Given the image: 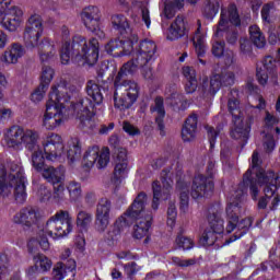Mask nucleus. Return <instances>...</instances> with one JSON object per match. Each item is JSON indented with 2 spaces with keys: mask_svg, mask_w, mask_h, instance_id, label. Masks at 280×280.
Returning <instances> with one entry per match:
<instances>
[{
  "mask_svg": "<svg viewBox=\"0 0 280 280\" xmlns=\"http://www.w3.org/2000/svg\"><path fill=\"white\" fill-rule=\"evenodd\" d=\"M206 129L208 131L210 148L211 150H213V148L215 147V139H218V131H215V129H213L212 127H206Z\"/></svg>",
  "mask_w": 280,
  "mask_h": 280,
  "instance_id": "nucleus-52",
  "label": "nucleus"
},
{
  "mask_svg": "<svg viewBox=\"0 0 280 280\" xmlns=\"http://www.w3.org/2000/svg\"><path fill=\"white\" fill-rule=\"evenodd\" d=\"M65 150L68 161L71 163L79 161L80 156H82V144H80V138H70Z\"/></svg>",
  "mask_w": 280,
  "mask_h": 280,
  "instance_id": "nucleus-29",
  "label": "nucleus"
},
{
  "mask_svg": "<svg viewBox=\"0 0 280 280\" xmlns=\"http://www.w3.org/2000/svg\"><path fill=\"white\" fill-rule=\"evenodd\" d=\"M175 264H178V266H189V261H180L178 258H174Z\"/></svg>",
  "mask_w": 280,
  "mask_h": 280,
  "instance_id": "nucleus-64",
  "label": "nucleus"
},
{
  "mask_svg": "<svg viewBox=\"0 0 280 280\" xmlns=\"http://www.w3.org/2000/svg\"><path fill=\"white\" fill-rule=\"evenodd\" d=\"M174 173L163 171L161 173V182L156 180L153 182L152 189H153V201H152V209L156 211L159 209V205H161V200H170L172 196V185H174Z\"/></svg>",
  "mask_w": 280,
  "mask_h": 280,
  "instance_id": "nucleus-15",
  "label": "nucleus"
},
{
  "mask_svg": "<svg viewBox=\"0 0 280 280\" xmlns=\"http://www.w3.org/2000/svg\"><path fill=\"white\" fill-rule=\"evenodd\" d=\"M40 173L43 178L51 185H58L65 180L66 171L62 166L57 168H55L54 166H49L44 168Z\"/></svg>",
  "mask_w": 280,
  "mask_h": 280,
  "instance_id": "nucleus-28",
  "label": "nucleus"
},
{
  "mask_svg": "<svg viewBox=\"0 0 280 280\" xmlns=\"http://www.w3.org/2000/svg\"><path fill=\"white\" fill-rule=\"evenodd\" d=\"M141 12V19L144 22V25L148 30H150V25H152V20L150 19V9H148V5H143L140 9Z\"/></svg>",
  "mask_w": 280,
  "mask_h": 280,
  "instance_id": "nucleus-49",
  "label": "nucleus"
},
{
  "mask_svg": "<svg viewBox=\"0 0 280 280\" xmlns=\"http://www.w3.org/2000/svg\"><path fill=\"white\" fill-rule=\"evenodd\" d=\"M166 104L172 106L174 110H183V107L180 106H183L185 102L183 101L182 94L173 93L171 97L166 98Z\"/></svg>",
  "mask_w": 280,
  "mask_h": 280,
  "instance_id": "nucleus-41",
  "label": "nucleus"
},
{
  "mask_svg": "<svg viewBox=\"0 0 280 280\" xmlns=\"http://www.w3.org/2000/svg\"><path fill=\"white\" fill-rule=\"evenodd\" d=\"M113 279H119L121 277V272L117 271V269H114L112 271Z\"/></svg>",
  "mask_w": 280,
  "mask_h": 280,
  "instance_id": "nucleus-63",
  "label": "nucleus"
},
{
  "mask_svg": "<svg viewBox=\"0 0 280 280\" xmlns=\"http://www.w3.org/2000/svg\"><path fill=\"white\" fill-rule=\"evenodd\" d=\"M241 51L242 54H248V51H250V42H248V39H241Z\"/></svg>",
  "mask_w": 280,
  "mask_h": 280,
  "instance_id": "nucleus-57",
  "label": "nucleus"
},
{
  "mask_svg": "<svg viewBox=\"0 0 280 280\" xmlns=\"http://www.w3.org/2000/svg\"><path fill=\"white\" fill-rule=\"evenodd\" d=\"M184 1L185 0H165L164 16L166 19H174L176 10H180V8H183Z\"/></svg>",
  "mask_w": 280,
  "mask_h": 280,
  "instance_id": "nucleus-35",
  "label": "nucleus"
},
{
  "mask_svg": "<svg viewBox=\"0 0 280 280\" xmlns=\"http://www.w3.org/2000/svg\"><path fill=\"white\" fill-rule=\"evenodd\" d=\"M249 36L252 43L257 47L258 49H264L266 47V36H264V33H261V30L257 25H253L249 27Z\"/></svg>",
  "mask_w": 280,
  "mask_h": 280,
  "instance_id": "nucleus-33",
  "label": "nucleus"
},
{
  "mask_svg": "<svg viewBox=\"0 0 280 280\" xmlns=\"http://www.w3.org/2000/svg\"><path fill=\"white\" fill-rule=\"evenodd\" d=\"M130 166L128 165V152L126 149H120L116 156L112 183H114V185H119L121 180L128 176Z\"/></svg>",
  "mask_w": 280,
  "mask_h": 280,
  "instance_id": "nucleus-21",
  "label": "nucleus"
},
{
  "mask_svg": "<svg viewBox=\"0 0 280 280\" xmlns=\"http://www.w3.org/2000/svg\"><path fill=\"white\" fill-rule=\"evenodd\" d=\"M59 54L61 65H69L72 54L77 62L93 67V65H96L100 59V42L93 38L88 43L86 38L83 36L75 35L71 43V40L66 37L62 40Z\"/></svg>",
  "mask_w": 280,
  "mask_h": 280,
  "instance_id": "nucleus-5",
  "label": "nucleus"
},
{
  "mask_svg": "<svg viewBox=\"0 0 280 280\" xmlns=\"http://www.w3.org/2000/svg\"><path fill=\"white\" fill-rule=\"evenodd\" d=\"M196 128H198V116L196 114L187 118L183 129V141H191L196 137Z\"/></svg>",
  "mask_w": 280,
  "mask_h": 280,
  "instance_id": "nucleus-30",
  "label": "nucleus"
},
{
  "mask_svg": "<svg viewBox=\"0 0 280 280\" xmlns=\"http://www.w3.org/2000/svg\"><path fill=\"white\" fill-rule=\"evenodd\" d=\"M178 215V212L176 211V205L171 203L167 209V220L166 224L170 226V229H174L176 226V217Z\"/></svg>",
  "mask_w": 280,
  "mask_h": 280,
  "instance_id": "nucleus-45",
  "label": "nucleus"
},
{
  "mask_svg": "<svg viewBox=\"0 0 280 280\" xmlns=\"http://www.w3.org/2000/svg\"><path fill=\"white\" fill-rule=\"evenodd\" d=\"M86 91L91 100L85 98L72 105V108L75 113L79 128L85 132H89V130H93L96 126L95 113L93 112V108H95V104H102L104 96L102 95L100 85L93 81L88 83Z\"/></svg>",
  "mask_w": 280,
  "mask_h": 280,
  "instance_id": "nucleus-8",
  "label": "nucleus"
},
{
  "mask_svg": "<svg viewBox=\"0 0 280 280\" xmlns=\"http://www.w3.org/2000/svg\"><path fill=\"white\" fill-rule=\"evenodd\" d=\"M43 32H45L43 18L39 14L31 15L24 30V43L28 49H37L42 62H47L57 54L56 43L49 38L40 42Z\"/></svg>",
  "mask_w": 280,
  "mask_h": 280,
  "instance_id": "nucleus-6",
  "label": "nucleus"
},
{
  "mask_svg": "<svg viewBox=\"0 0 280 280\" xmlns=\"http://www.w3.org/2000/svg\"><path fill=\"white\" fill-rule=\"evenodd\" d=\"M256 78L262 86L268 84V81L277 82V60L271 56H267L262 59L260 65L257 66Z\"/></svg>",
  "mask_w": 280,
  "mask_h": 280,
  "instance_id": "nucleus-18",
  "label": "nucleus"
},
{
  "mask_svg": "<svg viewBox=\"0 0 280 280\" xmlns=\"http://www.w3.org/2000/svg\"><path fill=\"white\" fill-rule=\"evenodd\" d=\"M77 264L73 259H69L67 264L57 262L51 272V280H65L68 272H74Z\"/></svg>",
  "mask_w": 280,
  "mask_h": 280,
  "instance_id": "nucleus-27",
  "label": "nucleus"
},
{
  "mask_svg": "<svg viewBox=\"0 0 280 280\" xmlns=\"http://www.w3.org/2000/svg\"><path fill=\"white\" fill-rule=\"evenodd\" d=\"M1 89H8V77L3 72H0V101L5 97Z\"/></svg>",
  "mask_w": 280,
  "mask_h": 280,
  "instance_id": "nucleus-55",
  "label": "nucleus"
},
{
  "mask_svg": "<svg viewBox=\"0 0 280 280\" xmlns=\"http://www.w3.org/2000/svg\"><path fill=\"white\" fill-rule=\"evenodd\" d=\"M25 56V47L19 43L11 44L1 56V63L5 67L19 65L21 58Z\"/></svg>",
  "mask_w": 280,
  "mask_h": 280,
  "instance_id": "nucleus-22",
  "label": "nucleus"
},
{
  "mask_svg": "<svg viewBox=\"0 0 280 280\" xmlns=\"http://www.w3.org/2000/svg\"><path fill=\"white\" fill-rule=\"evenodd\" d=\"M23 25V10L12 5V0H0V27L7 32H16ZM8 45V34L0 30V49Z\"/></svg>",
  "mask_w": 280,
  "mask_h": 280,
  "instance_id": "nucleus-11",
  "label": "nucleus"
},
{
  "mask_svg": "<svg viewBox=\"0 0 280 280\" xmlns=\"http://www.w3.org/2000/svg\"><path fill=\"white\" fill-rule=\"evenodd\" d=\"M175 246L182 250H191L194 248V241L187 236H177Z\"/></svg>",
  "mask_w": 280,
  "mask_h": 280,
  "instance_id": "nucleus-44",
  "label": "nucleus"
},
{
  "mask_svg": "<svg viewBox=\"0 0 280 280\" xmlns=\"http://www.w3.org/2000/svg\"><path fill=\"white\" fill-rule=\"evenodd\" d=\"M55 72L50 67H44L42 69V75H40V84L42 86H49L51 84V80H54Z\"/></svg>",
  "mask_w": 280,
  "mask_h": 280,
  "instance_id": "nucleus-42",
  "label": "nucleus"
},
{
  "mask_svg": "<svg viewBox=\"0 0 280 280\" xmlns=\"http://www.w3.org/2000/svg\"><path fill=\"white\" fill-rule=\"evenodd\" d=\"M63 200H65V186L59 185L54 188L52 202L55 205H60V202H62Z\"/></svg>",
  "mask_w": 280,
  "mask_h": 280,
  "instance_id": "nucleus-47",
  "label": "nucleus"
},
{
  "mask_svg": "<svg viewBox=\"0 0 280 280\" xmlns=\"http://www.w3.org/2000/svg\"><path fill=\"white\" fill-rule=\"evenodd\" d=\"M115 128V124L110 122L108 126L103 125L102 128L100 129V135H108L110 130Z\"/></svg>",
  "mask_w": 280,
  "mask_h": 280,
  "instance_id": "nucleus-59",
  "label": "nucleus"
},
{
  "mask_svg": "<svg viewBox=\"0 0 280 280\" xmlns=\"http://www.w3.org/2000/svg\"><path fill=\"white\" fill-rule=\"evenodd\" d=\"M32 154V166L36 172H43L45 170V159L46 161H51L56 163L58 161H65V144H62V137L58 133H49L43 142V149L38 147L36 142L35 148H33Z\"/></svg>",
  "mask_w": 280,
  "mask_h": 280,
  "instance_id": "nucleus-7",
  "label": "nucleus"
},
{
  "mask_svg": "<svg viewBox=\"0 0 280 280\" xmlns=\"http://www.w3.org/2000/svg\"><path fill=\"white\" fill-rule=\"evenodd\" d=\"M73 231V219L69 211L60 210L48 219L46 225L39 231L37 237H32L27 243L28 253H36V249L47 252L50 248L48 237L60 240L67 237Z\"/></svg>",
  "mask_w": 280,
  "mask_h": 280,
  "instance_id": "nucleus-3",
  "label": "nucleus"
},
{
  "mask_svg": "<svg viewBox=\"0 0 280 280\" xmlns=\"http://www.w3.org/2000/svg\"><path fill=\"white\" fill-rule=\"evenodd\" d=\"M110 163V150L106 147L100 148L98 145L90 147L84 155L82 165L88 170L91 167H97V170H105Z\"/></svg>",
  "mask_w": 280,
  "mask_h": 280,
  "instance_id": "nucleus-14",
  "label": "nucleus"
},
{
  "mask_svg": "<svg viewBox=\"0 0 280 280\" xmlns=\"http://www.w3.org/2000/svg\"><path fill=\"white\" fill-rule=\"evenodd\" d=\"M122 129L129 135V137H137L139 135V130L133 125H130V122H124Z\"/></svg>",
  "mask_w": 280,
  "mask_h": 280,
  "instance_id": "nucleus-53",
  "label": "nucleus"
},
{
  "mask_svg": "<svg viewBox=\"0 0 280 280\" xmlns=\"http://www.w3.org/2000/svg\"><path fill=\"white\" fill-rule=\"evenodd\" d=\"M110 200L108 198H102L100 199L97 206H96V229L98 233H104L106 229H108V225L110 224Z\"/></svg>",
  "mask_w": 280,
  "mask_h": 280,
  "instance_id": "nucleus-20",
  "label": "nucleus"
},
{
  "mask_svg": "<svg viewBox=\"0 0 280 280\" xmlns=\"http://www.w3.org/2000/svg\"><path fill=\"white\" fill-rule=\"evenodd\" d=\"M93 222V214L88 211H80L77 215V226L80 231H88Z\"/></svg>",
  "mask_w": 280,
  "mask_h": 280,
  "instance_id": "nucleus-37",
  "label": "nucleus"
},
{
  "mask_svg": "<svg viewBox=\"0 0 280 280\" xmlns=\"http://www.w3.org/2000/svg\"><path fill=\"white\" fill-rule=\"evenodd\" d=\"M276 143H275V138H272L271 133H267L265 136V140H264V149L266 152L270 153L275 150L276 148Z\"/></svg>",
  "mask_w": 280,
  "mask_h": 280,
  "instance_id": "nucleus-48",
  "label": "nucleus"
},
{
  "mask_svg": "<svg viewBox=\"0 0 280 280\" xmlns=\"http://www.w3.org/2000/svg\"><path fill=\"white\" fill-rule=\"evenodd\" d=\"M75 246L79 248V250H84V246H86V240H84V236L79 235L75 238Z\"/></svg>",
  "mask_w": 280,
  "mask_h": 280,
  "instance_id": "nucleus-58",
  "label": "nucleus"
},
{
  "mask_svg": "<svg viewBox=\"0 0 280 280\" xmlns=\"http://www.w3.org/2000/svg\"><path fill=\"white\" fill-rule=\"evenodd\" d=\"M277 121H279L277 117L270 115L269 112L266 113L265 124H266L267 130H270V128H272L275 124H277Z\"/></svg>",
  "mask_w": 280,
  "mask_h": 280,
  "instance_id": "nucleus-54",
  "label": "nucleus"
},
{
  "mask_svg": "<svg viewBox=\"0 0 280 280\" xmlns=\"http://www.w3.org/2000/svg\"><path fill=\"white\" fill-rule=\"evenodd\" d=\"M278 14L279 10H277V4H275V2H268L262 5L261 19L265 23H272Z\"/></svg>",
  "mask_w": 280,
  "mask_h": 280,
  "instance_id": "nucleus-32",
  "label": "nucleus"
},
{
  "mask_svg": "<svg viewBox=\"0 0 280 280\" xmlns=\"http://www.w3.org/2000/svg\"><path fill=\"white\" fill-rule=\"evenodd\" d=\"M213 167H215V164H209L208 177H205L203 175L195 176L190 189V196L195 200H198L199 198H207V196L213 192L214 185L213 179L211 178V176H213Z\"/></svg>",
  "mask_w": 280,
  "mask_h": 280,
  "instance_id": "nucleus-16",
  "label": "nucleus"
},
{
  "mask_svg": "<svg viewBox=\"0 0 280 280\" xmlns=\"http://www.w3.org/2000/svg\"><path fill=\"white\" fill-rule=\"evenodd\" d=\"M232 84H235V74L233 72H228L224 77L214 74L210 79V86L206 89V93H208V95H215L222 85L231 86Z\"/></svg>",
  "mask_w": 280,
  "mask_h": 280,
  "instance_id": "nucleus-23",
  "label": "nucleus"
},
{
  "mask_svg": "<svg viewBox=\"0 0 280 280\" xmlns=\"http://www.w3.org/2000/svg\"><path fill=\"white\" fill-rule=\"evenodd\" d=\"M66 187L72 202L82 198V185L80 183L72 180L69 182Z\"/></svg>",
  "mask_w": 280,
  "mask_h": 280,
  "instance_id": "nucleus-38",
  "label": "nucleus"
},
{
  "mask_svg": "<svg viewBox=\"0 0 280 280\" xmlns=\"http://www.w3.org/2000/svg\"><path fill=\"white\" fill-rule=\"evenodd\" d=\"M81 20L86 30L104 38V31L102 30V16L97 7H88L81 12Z\"/></svg>",
  "mask_w": 280,
  "mask_h": 280,
  "instance_id": "nucleus-17",
  "label": "nucleus"
},
{
  "mask_svg": "<svg viewBox=\"0 0 280 280\" xmlns=\"http://www.w3.org/2000/svg\"><path fill=\"white\" fill-rule=\"evenodd\" d=\"M52 267L51 258L43 253H37L33 256V266L28 267L25 272L27 277H36V275H47Z\"/></svg>",
  "mask_w": 280,
  "mask_h": 280,
  "instance_id": "nucleus-19",
  "label": "nucleus"
},
{
  "mask_svg": "<svg viewBox=\"0 0 280 280\" xmlns=\"http://www.w3.org/2000/svg\"><path fill=\"white\" fill-rule=\"evenodd\" d=\"M200 27L201 25L199 23L197 32L195 33V36L192 38V43L197 56H205V51H207V45L205 40V34L200 33Z\"/></svg>",
  "mask_w": 280,
  "mask_h": 280,
  "instance_id": "nucleus-34",
  "label": "nucleus"
},
{
  "mask_svg": "<svg viewBox=\"0 0 280 280\" xmlns=\"http://www.w3.org/2000/svg\"><path fill=\"white\" fill-rule=\"evenodd\" d=\"M25 183H27V179L21 163H12L9 175L4 168H0V198H5L13 191L16 202L23 203L27 200Z\"/></svg>",
  "mask_w": 280,
  "mask_h": 280,
  "instance_id": "nucleus-9",
  "label": "nucleus"
},
{
  "mask_svg": "<svg viewBox=\"0 0 280 280\" xmlns=\"http://www.w3.org/2000/svg\"><path fill=\"white\" fill-rule=\"evenodd\" d=\"M183 74L186 78V93H194L196 89H198V80H196V70L191 69L190 67L183 68Z\"/></svg>",
  "mask_w": 280,
  "mask_h": 280,
  "instance_id": "nucleus-31",
  "label": "nucleus"
},
{
  "mask_svg": "<svg viewBox=\"0 0 280 280\" xmlns=\"http://www.w3.org/2000/svg\"><path fill=\"white\" fill-rule=\"evenodd\" d=\"M175 180L177 183L176 188L179 191V198H180L179 209L185 213L189 207V186H187V183H185V179H183L182 170L176 172Z\"/></svg>",
  "mask_w": 280,
  "mask_h": 280,
  "instance_id": "nucleus-25",
  "label": "nucleus"
},
{
  "mask_svg": "<svg viewBox=\"0 0 280 280\" xmlns=\"http://www.w3.org/2000/svg\"><path fill=\"white\" fill-rule=\"evenodd\" d=\"M71 100L67 81L60 80L51 86L46 102V109L42 117V126L46 130H56L63 126L65 121L69 118L67 116V104Z\"/></svg>",
  "mask_w": 280,
  "mask_h": 280,
  "instance_id": "nucleus-2",
  "label": "nucleus"
},
{
  "mask_svg": "<svg viewBox=\"0 0 280 280\" xmlns=\"http://www.w3.org/2000/svg\"><path fill=\"white\" fill-rule=\"evenodd\" d=\"M13 222L30 229V226H34L38 222V212L32 207L24 208L13 217Z\"/></svg>",
  "mask_w": 280,
  "mask_h": 280,
  "instance_id": "nucleus-24",
  "label": "nucleus"
},
{
  "mask_svg": "<svg viewBox=\"0 0 280 280\" xmlns=\"http://www.w3.org/2000/svg\"><path fill=\"white\" fill-rule=\"evenodd\" d=\"M256 108L259 110H264V108H266V100H264V97L258 96V104L256 105Z\"/></svg>",
  "mask_w": 280,
  "mask_h": 280,
  "instance_id": "nucleus-60",
  "label": "nucleus"
},
{
  "mask_svg": "<svg viewBox=\"0 0 280 280\" xmlns=\"http://www.w3.org/2000/svg\"><path fill=\"white\" fill-rule=\"evenodd\" d=\"M38 143V133L32 129H25L21 126H12L3 131L1 144L3 148L12 150H34Z\"/></svg>",
  "mask_w": 280,
  "mask_h": 280,
  "instance_id": "nucleus-10",
  "label": "nucleus"
},
{
  "mask_svg": "<svg viewBox=\"0 0 280 280\" xmlns=\"http://www.w3.org/2000/svg\"><path fill=\"white\" fill-rule=\"evenodd\" d=\"M145 202H148V196L143 192L139 194L133 203L115 223L117 229L121 231L125 226H130L135 220H137L133 226V237L136 240H144L145 244L150 242V229L152 226V214L145 211Z\"/></svg>",
  "mask_w": 280,
  "mask_h": 280,
  "instance_id": "nucleus-4",
  "label": "nucleus"
},
{
  "mask_svg": "<svg viewBox=\"0 0 280 280\" xmlns=\"http://www.w3.org/2000/svg\"><path fill=\"white\" fill-rule=\"evenodd\" d=\"M45 93H47V88L45 85H39L31 94V101H33L34 104H39V102L45 100Z\"/></svg>",
  "mask_w": 280,
  "mask_h": 280,
  "instance_id": "nucleus-46",
  "label": "nucleus"
},
{
  "mask_svg": "<svg viewBox=\"0 0 280 280\" xmlns=\"http://www.w3.org/2000/svg\"><path fill=\"white\" fill-rule=\"evenodd\" d=\"M220 12V0H210L207 2L203 9V15L206 19H213Z\"/></svg>",
  "mask_w": 280,
  "mask_h": 280,
  "instance_id": "nucleus-39",
  "label": "nucleus"
},
{
  "mask_svg": "<svg viewBox=\"0 0 280 280\" xmlns=\"http://www.w3.org/2000/svg\"><path fill=\"white\" fill-rule=\"evenodd\" d=\"M139 270H141V267L139 265H137L136 262H129L128 265L125 266V272L129 277L137 275V272H139Z\"/></svg>",
  "mask_w": 280,
  "mask_h": 280,
  "instance_id": "nucleus-50",
  "label": "nucleus"
},
{
  "mask_svg": "<svg viewBox=\"0 0 280 280\" xmlns=\"http://www.w3.org/2000/svg\"><path fill=\"white\" fill-rule=\"evenodd\" d=\"M167 40H178L187 34V27L185 26V20L180 16H177L174 23L167 28L164 33Z\"/></svg>",
  "mask_w": 280,
  "mask_h": 280,
  "instance_id": "nucleus-26",
  "label": "nucleus"
},
{
  "mask_svg": "<svg viewBox=\"0 0 280 280\" xmlns=\"http://www.w3.org/2000/svg\"><path fill=\"white\" fill-rule=\"evenodd\" d=\"M231 96L228 102V108L233 117L234 128L231 131L232 139H238L243 143L248 142V137L250 135V124L242 118V112L240 110V101L237 97V91H231Z\"/></svg>",
  "mask_w": 280,
  "mask_h": 280,
  "instance_id": "nucleus-12",
  "label": "nucleus"
},
{
  "mask_svg": "<svg viewBox=\"0 0 280 280\" xmlns=\"http://www.w3.org/2000/svg\"><path fill=\"white\" fill-rule=\"evenodd\" d=\"M37 196L40 202H46L47 205H55L54 194H51V190L47 187L40 186L37 191Z\"/></svg>",
  "mask_w": 280,
  "mask_h": 280,
  "instance_id": "nucleus-40",
  "label": "nucleus"
},
{
  "mask_svg": "<svg viewBox=\"0 0 280 280\" xmlns=\"http://www.w3.org/2000/svg\"><path fill=\"white\" fill-rule=\"evenodd\" d=\"M233 62H235V60L233 59V52H231L226 58H225V65L228 67H231L233 65Z\"/></svg>",
  "mask_w": 280,
  "mask_h": 280,
  "instance_id": "nucleus-62",
  "label": "nucleus"
},
{
  "mask_svg": "<svg viewBox=\"0 0 280 280\" xmlns=\"http://www.w3.org/2000/svg\"><path fill=\"white\" fill-rule=\"evenodd\" d=\"M61 259H69V257H71V249L69 248H65L61 253Z\"/></svg>",
  "mask_w": 280,
  "mask_h": 280,
  "instance_id": "nucleus-61",
  "label": "nucleus"
},
{
  "mask_svg": "<svg viewBox=\"0 0 280 280\" xmlns=\"http://www.w3.org/2000/svg\"><path fill=\"white\" fill-rule=\"evenodd\" d=\"M112 25L115 30H128V19L122 14H115L112 16Z\"/></svg>",
  "mask_w": 280,
  "mask_h": 280,
  "instance_id": "nucleus-43",
  "label": "nucleus"
},
{
  "mask_svg": "<svg viewBox=\"0 0 280 280\" xmlns=\"http://www.w3.org/2000/svg\"><path fill=\"white\" fill-rule=\"evenodd\" d=\"M151 113H156L155 121L160 128L163 130V117H165V107L163 106V98L161 96L155 98L154 106L151 107Z\"/></svg>",
  "mask_w": 280,
  "mask_h": 280,
  "instance_id": "nucleus-36",
  "label": "nucleus"
},
{
  "mask_svg": "<svg viewBox=\"0 0 280 280\" xmlns=\"http://www.w3.org/2000/svg\"><path fill=\"white\" fill-rule=\"evenodd\" d=\"M212 54L217 58H220V56H224V43L217 42L212 45Z\"/></svg>",
  "mask_w": 280,
  "mask_h": 280,
  "instance_id": "nucleus-51",
  "label": "nucleus"
},
{
  "mask_svg": "<svg viewBox=\"0 0 280 280\" xmlns=\"http://www.w3.org/2000/svg\"><path fill=\"white\" fill-rule=\"evenodd\" d=\"M240 25V14L237 13V7L231 4L228 9L221 10V20L217 27L215 36H222V32H228V43L235 45L237 43V33L233 32V26ZM229 32H233L229 34Z\"/></svg>",
  "mask_w": 280,
  "mask_h": 280,
  "instance_id": "nucleus-13",
  "label": "nucleus"
},
{
  "mask_svg": "<svg viewBox=\"0 0 280 280\" xmlns=\"http://www.w3.org/2000/svg\"><path fill=\"white\" fill-rule=\"evenodd\" d=\"M139 37L131 34L125 40L114 39L105 46L107 54H113L117 47H122L121 56H132V60L125 63L118 72L114 86V106L120 110L130 108L139 97V84L135 81H121L124 75L135 73L142 69L144 78H151L152 69L148 67L150 62L156 60V44L152 40L144 39L137 44Z\"/></svg>",
  "mask_w": 280,
  "mask_h": 280,
  "instance_id": "nucleus-1",
  "label": "nucleus"
},
{
  "mask_svg": "<svg viewBox=\"0 0 280 280\" xmlns=\"http://www.w3.org/2000/svg\"><path fill=\"white\" fill-rule=\"evenodd\" d=\"M14 113L10 108H0V119H10Z\"/></svg>",
  "mask_w": 280,
  "mask_h": 280,
  "instance_id": "nucleus-56",
  "label": "nucleus"
}]
</instances>
